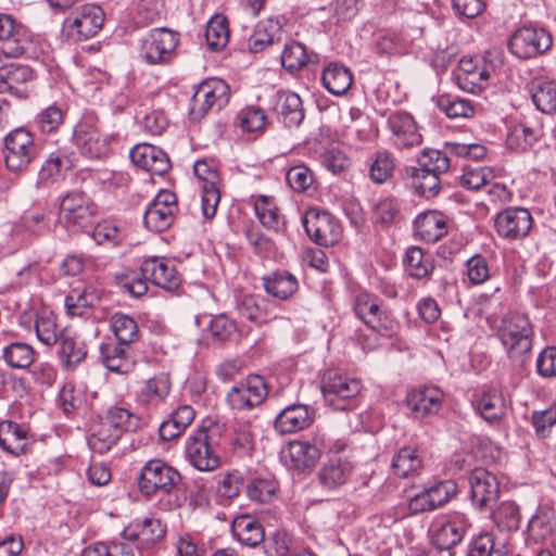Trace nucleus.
<instances>
[{"instance_id":"a19ab883","label":"nucleus","mask_w":556,"mask_h":556,"mask_svg":"<svg viewBox=\"0 0 556 556\" xmlns=\"http://www.w3.org/2000/svg\"><path fill=\"white\" fill-rule=\"evenodd\" d=\"M59 355L66 370H74L87 356L86 345L83 341L62 334Z\"/></svg>"},{"instance_id":"c03bdc74","label":"nucleus","mask_w":556,"mask_h":556,"mask_svg":"<svg viewBox=\"0 0 556 556\" xmlns=\"http://www.w3.org/2000/svg\"><path fill=\"white\" fill-rule=\"evenodd\" d=\"M206 332L214 342L224 343L236 339L238 327L226 314H219L211 317Z\"/></svg>"},{"instance_id":"6e6552de","label":"nucleus","mask_w":556,"mask_h":556,"mask_svg":"<svg viewBox=\"0 0 556 556\" xmlns=\"http://www.w3.org/2000/svg\"><path fill=\"white\" fill-rule=\"evenodd\" d=\"M229 86L219 78H211L201 83L195 89L189 114L191 119L200 121L208 111H219L229 101Z\"/></svg>"},{"instance_id":"f704fd0d","label":"nucleus","mask_w":556,"mask_h":556,"mask_svg":"<svg viewBox=\"0 0 556 556\" xmlns=\"http://www.w3.org/2000/svg\"><path fill=\"white\" fill-rule=\"evenodd\" d=\"M280 38L281 27L278 21L271 18L261 21L249 38V49L254 53L262 52L268 46L279 42Z\"/></svg>"},{"instance_id":"423d86ee","label":"nucleus","mask_w":556,"mask_h":556,"mask_svg":"<svg viewBox=\"0 0 556 556\" xmlns=\"http://www.w3.org/2000/svg\"><path fill=\"white\" fill-rule=\"evenodd\" d=\"M353 309L355 315L369 328L381 336L391 337L397 330V321L390 311L381 307V301L368 292L355 295Z\"/></svg>"},{"instance_id":"37998d69","label":"nucleus","mask_w":556,"mask_h":556,"mask_svg":"<svg viewBox=\"0 0 556 556\" xmlns=\"http://www.w3.org/2000/svg\"><path fill=\"white\" fill-rule=\"evenodd\" d=\"M404 265L408 275L416 279L427 277L433 269L431 257L425 255L424 251L418 247L407 249L404 256Z\"/></svg>"},{"instance_id":"2f4dec72","label":"nucleus","mask_w":556,"mask_h":556,"mask_svg":"<svg viewBox=\"0 0 556 556\" xmlns=\"http://www.w3.org/2000/svg\"><path fill=\"white\" fill-rule=\"evenodd\" d=\"M232 535L243 545L256 547L265 541L262 523L250 515H240L231 523Z\"/></svg>"},{"instance_id":"0eeeda50","label":"nucleus","mask_w":556,"mask_h":556,"mask_svg":"<svg viewBox=\"0 0 556 556\" xmlns=\"http://www.w3.org/2000/svg\"><path fill=\"white\" fill-rule=\"evenodd\" d=\"M180 473L160 459L149 460L141 469L138 486L141 494L152 496L156 493L169 494L180 482Z\"/></svg>"},{"instance_id":"58836bf2","label":"nucleus","mask_w":556,"mask_h":556,"mask_svg":"<svg viewBox=\"0 0 556 556\" xmlns=\"http://www.w3.org/2000/svg\"><path fill=\"white\" fill-rule=\"evenodd\" d=\"M555 511L549 507H539L528 522V534L535 542L551 538L555 529Z\"/></svg>"},{"instance_id":"4468645a","label":"nucleus","mask_w":556,"mask_h":556,"mask_svg":"<svg viewBox=\"0 0 556 556\" xmlns=\"http://www.w3.org/2000/svg\"><path fill=\"white\" fill-rule=\"evenodd\" d=\"M176 212V194L169 190H161L146 210L144 226L154 232L165 231L172 226Z\"/></svg>"},{"instance_id":"de8ad7c7","label":"nucleus","mask_w":556,"mask_h":556,"mask_svg":"<svg viewBox=\"0 0 556 556\" xmlns=\"http://www.w3.org/2000/svg\"><path fill=\"white\" fill-rule=\"evenodd\" d=\"M473 403L481 417H504L507 414L504 399L496 390L483 392Z\"/></svg>"},{"instance_id":"9d476101","label":"nucleus","mask_w":556,"mask_h":556,"mask_svg":"<svg viewBox=\"0 0 556 556\" xmlns=\"http://www.w3.org/2000/svg\"><path fill=\"white\" fill-rule=\"evenodd\" d=\"M470 521L468 517L459 511H453L437 520L432 528L431 542L440 551H448L450 556H455L453 548L458 545L468 529Z\"/></svg>"},{"instance_id":"338daca9","label":"nucleus","mask_w":556,"mask_h":556,"mask_svg":"<svg viewBox=\"0 0 556 556\" xmlns=\"http://www.w3.org/2000/svg\"><path fill=\"white\" fill-rule=\"evenodd\" d=\"M56 403L65 415L80 414L85 403L81 394L75 392L72 383H66L60 391Z\"/></svg>"},{"instance_id":"b1692460","label":"nucleus","mask_w":556,"mask_h":556,"mask_svg":"<svg viewBox=\"0 0 556 556\" xmlns=\"http://www.w3.org/2000/svg\"><path fill=\"white\" fill-rule=\"evenodd\" d=\"M73 138L80 153L87 157L98 159L108 151V139L91 124H78L74 129Z\"/></svg>"},{"instance_id":"a18cd8bd","label":"nucleus","mask_w":556,"mask_h":556,"mask_svg":"<svg viewBox=\"0 0 556 556\" xmlns=\"http://www.w3.org/2000/svg\"><path fill=\"white\" fill-rule=\"evenodd\" d=\"M492 519L502 531H516L521 520L519 507L510 501L502 502L492 511Z\"/></svg>"},{"instance_id":"ddd939ff","label":"nucleus","mask_w":556,"mask_h":556,"mask_svg":"<svg viewBox=\"0 0 556 556\" xmlns=\"http://www.w3.org/2000/svg\"><path fill=\"white\" fill-rule=\"evenodd\" d=\"M303 226L307 236L318 245L331 247L341 238L340 224L326 211L308 210L304 215Z\"/></svg>"},{"instance_id":"3c124183","label":"nucleus","mask_w":556,"mask_h":556,"mask_svg":"<svg viewBox=\"0 0 556 556\" xmlns=\"http://www.w3.org/2000/svg\"><path fill=\"white\" fill-rule=\"evenodd\" d=\"M111 327L119 343H131L139 337V328L134 318L125 314H114L111 317Z\"/></svg>"},{"instance_id":"603ef678","label":"nucleus","mask_w":556,"mask_h":556,"mask_svg":"<svg viewBox=\"0 0 556 556\" xmlns=\"http://www.w3.org/2000/svg\"><path fill=\"white\" fill-rule=\"evenodd\" d=\"M400 202L394 198L380 199L372 210V220L375 224L389 226L400 219Z\"/></svg>"},{"instance_id":"aec40b11","label":"nucleus","mask_w":556,"mask_h":556,"mask_svg":"<svg viewBox=\"0 0 556 556\" xmlns=\"http://www.w3.org/2000/svg\"><path fill=\"white\" fill-rule=\"evenodd\" d=\"M391 131L392 144L397 149H410L422 142V136L418 131L414 117L404 111L391 113L387 119Z\"/></svg>"},{"instance_id":"13d9d810","label":"nucleus","mask_w":556,"mask_h":556,"mask_svg":"<svg viewBox=\"0 0 556 556\" xmlns=\"http://www.w3.org/2000/svg\"><path fill=\"white\" fill-rule=\"evenodd\" d=\"M438 106L450 118L469 117L473 114L470 101L459 97L443 94L438 100Z\"/></svg>"},{"instance_id":"20e7f679","label":"nucleus","mask_w":556,"mask_h":556,"mask_svg":"<svg viewBox=\"0 0 556 556\" xmlns=\"http://www.w3.org/2000/svg\"><path fill=\"white\" fill-rule=\"evenodd\" d=\"M3 157L10 172H24L37 159L39 149L25 127L11 130L3 139Z\"/></svg>"},{"instance_id":"4c0bfd02","label":"nucleus","mask_w":556,"mask_h":556,"mask_svg":"<svg viewBox=\"0 0 556 556\" xmlns=\"http://www.w3.org/2000/svg\"><path fill=\"white\" fill-rule=\"evenodd\" d=\"M265 291L277 299L287 300L298 290L296 278L288 271H275L262 278Z\"/></svg>"},{"instance_id":"c756f323","label":"nucleus","mask_w":556,"mask_h":556,"mask_svg":"<svg viewBox=\"0 0 556 556\" xmlns=\"http://www.w3.org/2000/svg\"><path fill=\"white\" fill-rule=\"evenodd\" d=\"M415 233L427 243H434L447 233L446 217L438 211L419 214L414 222Z\"/></svg>"},{"instance_id":"7ed1b4c3","label":"nucleus","mask_w":556,"mask_h":556,"mask_svg":"<svg viewBox=\"0 0 556 556\" xmlns=\"http://www.w3.org/2000/svg\"><path fill=\"white\" fill-rule=\"evenodd\" d=\"M362 390L358 379L327 370L321 380V392L327 406L334 412H349L355 407V397Z\"/></svg>"},{"instance_id":"72a5a7b5","label":"nucleus","mask_w":556,"mask_h":556,"mask_svg":"<svg viewBox=\"0 0 556 556\" xmlns=\"http://www.w3.org/2000/svg\"><path fill=\"white\" fill-rule=\"evenodd\" d=\"M424 464L418 451L412 446L401 447L392 458L391 469L399 478L418 476Z\"/></svg>"},{"instance_id":"cd10ccee","label":"nucleus","mask_w":556,"mask_h":556,"mask_svg":"<svg viewBox=\"0 0 556 556\" xmlns=\"http://www.w3.org/2000/svg\"><path fill=\"white\" fill-rule=\"evenodd\" d=\"M319 458L320 452L315 445L300 441L290 442L283 455L285 465L298 472L314 468Z\"/></svg>"},{"instance_id":"f03ea898","label":"nucleus","mask_w":556,"mask_h":556,"mask_svg":"<svg viewBox=\"0 0 556 556\" xmlns=\"http://www.w3.org/2000/svg\"><path fill=\"white\" fill-rule=\"evenodd\" d=\"M496 328L508 357L523 363L525 356L532 349L533 332L529 318L525 314L509 312Z\"/></svg>"},{"instance_id":"5701e85b","label":"nucleus","mask_w":556,"mask_h":556,"mask_svg":"<svg viewBox=\"0 0 556 556\" xmlns=\"http://www.w3.org/2000/svg\"><path fill=\"white\" fill-rule=\"evenodd\" d=\"M76 153L68 147L51 152L38 174L37 187L54 182L65 176L75 166Z\"/></svg>"},{"instance_id":"49530a36","label":"nucleus","mask_w":556,"mask_h":556,"mask_svg":"<svg viewBox=\"0 0 556 556\" xmlns=\"http://www.w3.org/2000/svg\"><path fill=\"white\" fill-rule=\"evenodd\" d=\"M441 175L428 172L422 173L419 169L412 168V187L419 195L426 199L434 198L441 190Z\"/></svg>"},{"instance_id":"2eb2a0df","label":"nucleus","mask_w":556,"mask_h":556,"mask_svg":"<svg viewBox=\"0 0 556 556\" xmlns=\"http://www.w3.org/2000/svg\"><path fill=\"white\" fill-rule=\"evenodd\" d=\"M268 394L267 384L262 376L249 375L244 382L233 386L227 394L232 409H252L263 403Z\"/></svg>"},{"instance_id":"864d4df0","label":"nucleus","mask_w":556,"mask_h":556,"mask_svg":"<svg viewBox=\"0 0 556 556\" xmlns=\"http://www.w3.org/2000/svg\"><path fill=\"white\" fill-rule=\"evenodd\" d=\"M437 509L443 507L458 494V484L453 479L439 480L425 486Z\"/></svg>"},{"instance_id":"393cba45","label":"nucleus","mask_w":556,"mask_h":556,"mask_svg":"<svg viewBox=\"0 0 556 556\" xmlns=\"http://www.w3.org/2000/svg\"><path fill=\"white\" fill-rule=\"evenodd\" d=\"M186 456L200 471H213L220 465V457L214 445L192 434L186 444Z\"/></svg>"},{"instance_id":"473e14b6","label":"nucleus","mask_w":556,"mask_h":556,"mask_svg":"<svg viewBox=\"0 0 556 556\" xmlns=\"http://www.w3.org/2000/svg\"><path fill=\"white\" fill-rule=\"evenodd\" d=\"M281 65L289 73H295L308 65H316L319 62L317 53H308L305 46L298 41H290L285 45L280 55Z\"/></svg>"},{"instance_id":"774afa93","label":"nucleus","mask_w":556,"mask_h":556,"mask_svg":"<svg viewBox=\"0 0 556 556\" xmlns=\"http://www.w3.org/2000/svg\"><path fill=\"white\" fill-rule=\"evenodd\" d=\"M286 179L292 190L303 192L313 185L314 174L307 166L301 164L289 168Z\"/></svg>"},{"instance_id":"680f3d73","label":"nucleus","mask_w":556,"mask_h":556,"mask_svg":"<svg viewBox=\"0 0 556 556\" xmlns=\"http://www.w3.org/2000/svg\"><path fill=\"white\" fill-rule=\"evenodd\" d=\"M495 177L491 167H465L460 177L463 187L470 190H479L481 187L489 185Z\"/></svg>"},{"instance_id":"4be33fe9","label":"nucleus","mask_w":556,"mask_h":556,"mask_svg":"<svg viewBox=\"0 0 556 556\" xmlns=\"http://www.w3.org/2000/svg\"><path fill=\"white\" fill-rule=\"evenodd\" d=\"M33 433L25 422L3 419L0 422V446L14 456L24 455L29 451Z\"/></svg>"},{"instance_id":"9b49d317","label":"nucleus","mask_w":556,"mask_h":556,"mask_svg":"<svg viewBox=\"0 0 556 556\" xmlns=\"http://www.w3.org/2000/svg\"><path fill=\"white\" fill-rule=\"evenodd\" d=\"M96 204L81 191L68 192L61 202L60 215L67 228L85 229L92 224Z\"/></svg>"},{"instance_id":"79ce46f5","label":"nucleus","mask_w":556,"mask_h":556,"mask_svg":"<svg viewBox=\"0 0 556 556\" xmlns=\"http://www.w3.org/2000/svg\"><path fill=\"white\" fill-rule=\"evenodd\" d=\"M8 92L24 99L28 96L27 83L33 79V71L26 65H10L5 66Z\"/></svg>"},{"instance_id":"ea45409f","label":"nucleus","mask_w":556,"mask_h":556,"mask_svg":"<svg viewBox=\"0 0 556 556\" xmlns=\"http://www.w3.org/2000/svg\"><path fill=\"white\" fill-rule=\"evenodd\" d=\"M2 358L13 369H26L36 358V351L25 342H11L2 350Z\"/></svg>"},{"instance_id":"6ab92c4d","label":"nucleus","mask_w":556,"mask_h":556,"mask_svg":"<svg viewBox=\"0 0 556 556\" xmlns=\"http://www.w3.org/2000/svg\"><path fill=\"white\" fill-rule=\"evenodd\" d=\"M532 223V215L527 208L508 207L496 215L494 226L500 237L518 240L528 236Z\"/></svg>"},{"instance_id":"052dcab7","label":"nucleus","mask_w":556,"mask_h":556,"mask_svg":"<svg viewBox=\"0 0 556 556\" xmlns=\"http://www.w3.org/2000/svg\"><path fill=\"white\" fill-rule=\"evenodd\" d=\"M92 238L100 245L116 247L124 237L122 230L113 220L98 223L92 231Z\"/></svg>"},{"instance_id":"7c9ffc66","label":"nucleus","mask_w":556,"mask_h":556,"mask_svg":"<svg viewBox=\"0 0 556 556\" xmlns=\"http://www.w3.org/2000/svg\"><path fill=\"white\" fill-rule=\"evenodd\" d=\"M274 109L279 119L289 128L300 126L305 116L301 98L291 91H278Z\"/></svg>"},{"instance_id":"a211bd4d","label":"nucleus","mask_w":556,"mask_h":556,"mask_svg":"<svg viewBox=\"0 0 556 556\" xmlns=\"http://www.w3.org/2000/svg\"><path fill=\"white\" fill-rule=\"evenodd\" d=\"M470 498L480 510L492 508L500 495L497 478L484 468H475L469 476Z\"/></svg>"},{"instance_id":"f8f14e48","label":"nucleus","mask_w":556,"mask_h":556,"mask_svg":"<svg viewBox=\"0 0 556 556\" xmlns=\"http://www.w3.org/2000/svg\"><path fill=\"white\" fill-rule=\"evenodd\" d=\"M179 42V35L168 28H154L141 41L140 56L151 65L168 62Z\"/></svg>"},{"instance_id":"e433bc0d","label":"nucleus","mask_w":556,"mask_h":556,"mask_svg":"<svg viewBox=\"0 0 556 556\" xmlns=\"http://www.w3.org/2000/svg\"><path fill=\"white\" fill-rule=\"evenodd\" d=\"M254 211L266 229L278 232L285 228V217L271 198L260 195L254 202Z\"/></svg>"},{"instance_id":"bf43d9fd","label":"nucleus","mask_w":556,"mask_h":556,"mask_svg":"<svg viewBox=\"0 0 556 556\" xmlns=\"http://www.w3.org/2000/svg\"><path fill=\"white\" fill-rule=\"evenodd\" d=\"M170 382L166 375L154 376L149 379L141 391V401L147 403H159L169 392Z\"/></svg>"},{"instance_id":"e2e57ef3","label":"nucleus","mask_w":556,"mask_h":556,"mask_svg":"<svg viewBox=\"0 0 556 556\" xmlns=\"http://www.w3.org/2000/svg\"><path fill=\"white\" fill-rule=\"evenodd\" d=\"M229 30L226 22L220 18L211 20L205 28V39L210 49L217 51L228 42Z\"/></svg>"},{"instance_id":"1a4fd4ad","label":"nucleus","mask_w":556,"mask_h":556,"mask_svg":"<svg viewBox=\"0 0 556 556\" xmlns=\"http://www.w3.org/2000/svg\"><path fill=\"white\" fill-rule=\"evenodd\" d=\"M552 45V35L545 28L529 25L511 34L508 49L518 59L527 60L544 54Z\"/></svg>"},{"instance_id":"39448f33","label":"nucleus","mask_w":556,"mask_h":556,"mask_svg":"<svg viewBox=\"0 0 556 556\" xmlns=\"http://www.w3.org/2000/svg\"><path fill=\"white\" fill-rule=\"evenodd\" d=\"M104 11L97 4L75 9L62 24V35L72 41H84L96 36L103 27Z\"/></svg>"},{"instance_id":"c85d7f7f","label":"nucleus","mask_w":556,"mask_h":556,"mask_svg":"<svg viewBox=\"0 0 556 556\" xmlns=\"http://www.w3.org/2000/svg\"><path fill=\"white\" fill-rule=\"evenodd\" d=\"M489 76L490 72L485 67L479 66L472 58H463L454 74L458 87L471 93L481 90Z\"/></svg>"},{"instance_id":"a878e982","label":"nucleus","mask_w":556,"mask_h":556,"mask_svg":"<svg viewBox=\"0 0 556 556\" xmlns=\"http://www.w3.org/2000/svg\"><path fill=\"white\" fill-rule=\"evenodd\" d=\"M444 393L441 389L434 386H425L419 389H412L407 392L406 404L410 410L420 415H437L439 414Z\"/></svg>"},{"instance_id":"f3484780","label":"nucleus","mask_w":556,"mask_h":556,"mask_svg":"<svg viewBox=\"0 0 556 556\" xmlns=\"http://www.w3.org/2000/svg\"><path fill=\"white\" fill-rule=\"evenodd\" d=\"M0 41L1 52L8 58L26 55L33 46L26 29L7 14H0Z\"/></svg>"},{"instance_id":"f257e3e1","label":"nucleus","mask_w":556,"mask_h":556,"mask_svg":"<svg viewBox=\"0 0 556 556\" xmlns=\"http://www.w3.org/2000/svg\"><path fill=\"white\" fill-rule=\"evenodd\" d=\"M140 271L141 277L132 275L121 280V287L134 298H141L148 292V281L167 291L178 289L181 283L175 266L163 257L144 260Z\"/></svg>"},{"instance_id":"0e129e2a","label":"nucleus","mask_w":556,"mask_h":556,"mask_svg":"<svg viewBox=\"0 0 556 556\" xmlns=\"http://www.w3.org/2000/svg\"><path fill=\"white\" fill-rule=\"evenodd\" d=\"M375 52L379 55H394L405 50L401 36L394 31H381L374 43Z\"/></svg>"},{"instance_id":"6e6d98bb","label":"nucleus","mask_w":556,"mask_h":556,"mask_svg":"<svg viewBox=\"0 0 556 556\" xmlns=\"http://www.w3.org/2000/svg\"><path fill=\"white\" fill-rule=\"evenodd\" d=\"M263 543L268 556H291L294 552L293 538L286 530H276Z\"/></svg>"},{"instance_id":"dca6fc26","label":"nucleus","mask_w":556,"mask_h":556,"mask_svg":"<svg viewBox=\"0 0 556 556\" xmlns=\"http://www.w3.org/2000/svg\"><path fill=\"white\" fill-rule=\"evenodd\" d=\"M355 463L349 454H329L318 471L320 485L336 490L346 484L354 473Z\"/></svg>"},{"instance_id":"09e8293b","label":"nucleus","mask_w":556,"mask_h":556,"mask_svg":"<svg viewBox=\"0 0 556 556\" xmlns=\"http://www.w3.org/2000/svg\"><path fill=\"white\" fill-rule=\"evenodd\" d=\"M532 101L542 113L556 114V85L552 81L534 85Z\"/></svg>"},{"instance_id":"412c9836","label":"nucleus","mask_w":556,"mask_h":556,"mask_svg":"<svg viewBox=\"0 0 556 556\" xmlns=\"http://www.w3.org/2000/svg\"><path fill=\"white\" fill-rule=\"evenodd\" d=\"M20 325L24 328L34 327L37 339L46 345H53L63 334L58 329L54 313L46 307L23 312L20 315Z\"/></svg>"},{"instance_id":"8fccbe9b","label":"nucleus","mask_w":556,"mask_h":556,"mask_svg":"<svg viewBox=\"0 0 556 556\" xmlns=\"http://www.w3.org/2000/svg\"><path fill=\"white\" fill-rule=\"evenodd\" d=\"M422 173L445 174L450 168L447 155L439 150L425 149L418 157V167Z\"/></svg>"},{"instance_id":"c9c22d12","label":"nucleus","mask_w":556,"mask_h":556,"mask_svg":"<svg viewBox=\"0 0 556 556\" xmlns=\"http://www.w3.org/2000/svg\"><path fill=\"white\" fill-rule=\"evenodd\" d=\"M321 81L330 93L343 96L352 86L353 75L346 66L330 63L323 72Z\"/></svg>"},{"instance_id":"5fc2aeb1","label":"nucleus","mask_w":556,"mask_h":556,"mask_svg":"<svg viewBox=\"0 0 556 556\" xmlns=\"http://www.w3.org/2000/svg\"><path fill=\"white\" fill-rule=\"evenodd\" d=\"M65 112L56 104L49 105L35 117V125L41 134L55 132L64 123Z\"/></svg>"},{"instance_id":"bb28decb","label":"nucleus","mask_w":556,"mask_h":556,"mask_svg":"<svg viewBox=\"0 0 556 556\" xmlns=\"http://www.w3.org/2000/svg\"><path fill=\"white\" fill-rule=\"evenodd\" d=\"M123 430L124 426L114 422V419H93L88 443L94 452L103 454L116 443Z\"/></svg>"},{"instance_id":"4d7b16f0","label":"nucleus","mask_w":556,"mask_h":556,"mask_svg":"<svg viewBox=\"0 0 556 556\" xmlns=\"http://www.w3.org/2000/svg\"><path fill=\"white\" fill-rule=\"evenodd\" d=\"M278 490V483L271 478H256L247 485L248 496L258 503L270 502Z\"/></svg>"},{"instance_id":"69168bd1","label":"nucleus","mask_w":556,"mask_h":556,"mask_svg":"<svg viewBox=\"0 0 556 556\" xmlns=\"http://www.w3.org/2000/svg\"><path fill=\"white\" fill-rule=\"evenodd\" d=\"M394 166V160L391 153L387 151L378 152L370 166L369 176L372 181L382 184L392 176Z\"/></svg>"}]
</instances>
